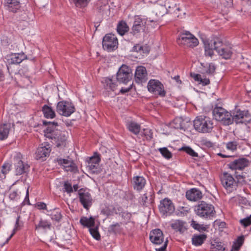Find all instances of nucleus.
I'll use <instances>...</instances> for the list:
<instances>
[{"label": "nucleus", "mask_w": 251, "mask_h": 251, "mask_svg": "<svg viewBox=\"0 0 251 251\" xmlns=\"http://www.w3.org/2000/svg\"><path fill=\"white\" fill-rule=\"evenodd\" d=\"M159 151L162 155L167 159H169L172 157V153L170 152L167 148L164 147L159 148Z\"/></svg>", "instance_id": "45"}, {"label": "nucleus", "mask_w": 251, "mask_h": 251, "mask_svg": "<svg viewBox=\"0 0 251 251\" xmlns=\"http://www.w3.org/2000/svg\"><path fill=\"white\" fill-rule=\"evenodd\" d=\"M80 203L86 210L89 209L93 203V199L91 194L84 188H81L78 192Z\"/></svg>", "instance_id": "13"}, {"label": "nucleus", "mask_w": 251, "mask_h": 251, "mask_svg": "<svg viewBox=\"0 0 251 251\" xmlns=\"http://www.w3.org/2000/svg\"><path fill=\"white\" fill-rule=\"evenodd\" d=\"M216 215V211L214 207L212 204H206L205 203V219H211L215 217Z\"/></svg>", "instance_id": "29"}, {"label": "nucleus", "mask_w": 251, "mask_h": 251, "mask_svg": "<svg viewBox=\"0 0 251 251\" xmlns=\"http://www.w3.org/2000/svg\"><path fill=\"white\" fill-rule=\"evenodd\" d=\"M202 121L203 118L202 116H198L196 119L193 121V126H201Z\"/></svg>", "instance_id": "61"}, {"label": "nucleus", "mask_w": 251, "mask_h": 251, "mask_svg": "<svg viewBox=\"0 0 251 251\" xmlns=\"http://www.w3.org/2000/svg\"><path fill=\"white\" fill-rule=\"evenodd\" d=\"M171 10L172 11V12L170 13L173 14L175 17H181L182 15L179 13L180 9L177 7L176 4H174L173 6H171Z\"/></svg>", "instance_id": "51"}, {"label": "nucleus", "mask_w": 251, "mask_h": 251, "mask_svg": "<svg viewBox=\"0 0 251 251\" xmlns=\"http://www.w3.org/2000/svg\"><path fill=\"white\" fill-rule=\"evenodd\" d=\"M191 226L196 230H198L199 231L201 230H204V226L203 225H200L197 223L196 221L194 220H192L191 221Z\"/></svg>", "instance_id": "57"}, {"label": "nucleus", "mask_w": 251, "mask_h": 251, "mask_svg": "<svg viewBox=\"0 0 251 251\" xmlns=\"http://www.w3.org/2000/svg\"><path fill=\"white\" fill-rule=\"evenodd\" d=\"M171 6H168V9L167 8L165 5L157 4L155 6L153 12L158 17H161L168 13H172L171 10Z\"/></svg>", "instance_id": "24"}, {"label": "nucleus", "mask_w": 251, "mask_h": 251, "mask_svg": "<svg viewBox=\"0 0 251 251\" xmlns=\"http://www.w3.org/2000/svg\"><path fill=\"white\" fill-rule=\"evenodd\" d=\"M100 155L96 152L91 157H88L87 159V164L92 163L95 164H99L100 161Z\"/></svg>", "instance_id": "41"}, {"label": "nucleus", "mask_w": 251, "mask_h": 251, "mask_svg": "<svg viewBox=\"0 0 251 251\" xmlns=\"http://www.w3.org/2000/svg\"><path fill=\"white\" fill-rule=\"evenodd\" d=\"M249 176L247 173L242 172L241 174L238 175L237 173L236 172V178L237 179L236 183L237 186L239 185H243L247 183L246 179L251 181V179L249 178Z\"/></svg>", "instance_id": "28"}, {"label": "nucleus", "mask_w": 251, "mask_h": 251, "mask_svg": "<svg viewBox=\"0 0 251 251\" xmlns=\"http://www.w3.org/2000/svg\"><path fill=\"white\" fill-rule=\"evenodd\" d=\"M122 223H116L110 225L108 228V232L110 233L117 234L122 232V228L121 227Z\"/></svg>", "instance_id": "37"}, {"label": "nucleus", "mask_w": 251, "mask_h": 251, "mask_svg": "<svg viewBox=\"0 0 251 251\" xmlns=\"http://www.w3.org/2000/svg\"><path fill=\"white\" fill-rule=\"evenodd\" d=\"M135 79L137 83L145 82L147 80V73L145 67L141 66L137 67L135 73Z\"/></svg>", "instance_id": "19"}, {"label": "nucleus", "mask_w": 251, "mask_h": 251, "mask_svg": "<svg viewBox=\"0 0 251 251\" xmlns=\"http://www.w3.org/2000/svg\"><path fill=\"white\" fill-rule=\"evenodd\" d=\"M132 75L131 69L127 65L123 64L117 73V80L120 83L127 84L131 79Z\"/></svg>", "instance_id": "7"}, {"label": "nucleus", "mask_w": 251, "mask_h": 251, "mask_svg": "<svg viewBox=\"0 0 251 251\" xmlns=\"http://www.w3.org/2000/svg\"><path fill=\"white\" fill-rule=\"evenodd\" d=\"M142 137H145L147 140H151L152 137V132L151 129L147 128L141 129L140 134Z\"/></svg>", "instance_id": "42"}, {"label": "nucleus", "mask_w": 251, "mask_h": 251, "mask_svg": "<svg viewBox=\"0 0 251 251\" xmlns=\"http://www.w3.org/2000/svg\"><path fill=\"white\" fill-rule=\"evenodd\" d=\"M56 126H47L44 130L45 136L50 139L57 140L56 146L64 148L67 145V137L64 133L55 129Z\"/></svg>", "instance_id": "3"}, {"label": "nucleus", "mask_w": 251, "mask_h": 251, "mask_svg": "<svg viewBox=\"0 0 251 251\" xmlns=\"http://www.w3.org/2000/svg\"><path fill=\"white\" fill-rule=\"evenodd\" d=\"M56 110L59 114L69 117L75 111V107L72 102L60 101L57 104Z\"/></svg>", "instance_id": "9"}, {"label": "nucleus", "mask_w": 251, "mask_h": 251, "mask_svg": "<svg viewBox=\"0 0 251 251\" xmlns=\"http://www.w3.org/2000/svg\"><path fill=\"white\" fill-rule=\"evenodd\" d=\"M150 239L154 244L160 245L163 243L164 236L162 231L158 228L155 229L151 231Z\"/></svg>", "instance_id": "17"}, {"label": "nucleus", "mask_w": 251, "mask_h": 251, "mask_svg": "<svg viewBox=\"0 0 251 251\" xmlns=\"http://www.w3.org/2000/svg\"><path fill=\"white\" fill-rule=\"evenodd\" d=\"M64 192H67L68 194H70L73 192V187L72 184L68 181H65L63 184V190Z\"/></svg>", "instance_id": "50"}, {"label": "nucleus", "mask_w": 251, "mask_h": 251, "mask_svg": "<svg viewBox=\"0 0 251 251\" xmlns=\"http://www.w3.org/2000/svg\"><path fill=\"white\" fill-rule=\"evenodd\" d=\"M158 209L160 213L165 216L171 215L175 210L174 203L167 198L160 201Z\"/></svg>", "instance_id": "11"}, {"label": "nucleus", "mask_w": 251, "mask_h": 251, "mask_svg": "<svg viewBox=\"0 0 251 251\" xmlns=\"http://www.w3.org/2000/svg\"><path fill=\"white\" fill-rule=\"evenodd\" d=\"M56 161L58 163V165L63 166L64 168L67 172H73L76 169L75 164L71 160L62 158H57Z\"/></svg>", "instance_id": "21"}, {"label": "nucleus", "mask_w": 251, "mask_h": 251, "mask_svg": "<svg viewBox=\"0 0 251 251\" xmlns=\"http://www.w3.org/2000/svg\"><path fill=\"white\" fill-rule=\"evenodd\" d=\"M148 89L150 92L155 95L164 97L166 94L163 85L157 80H150L148 84Z\"/></svg>", "instance_id": "12"}, {"label": "nucleus", "mask_w": 251, "mask_h": 251, "mask_svg": "<svg viewBox=\"0 0 251 251\" xmlns=\"http://www.w3.org/2000/svg\"><path fill=\"white\" fill-rule=\"evenodd\" d=\"M133 189L138 192H141L146 184V180L142 176H134L131 180Z\"/></svg>", "instance_id": "18"}, {"label": "nucleus", "mask_w": 251, "mask_h": 251, "mask_svg": "<svg viewBox=\"0 0 251 251\" xmlns=\"http://www.w3.org/2000/svg\"><path fill=\"white\" fill-rule=\"evenodd\" d=\"M154 196L153 193H150L149 195L147 193L143 194L139 199L140 203L143 206H147L148 204H152L154 202Z\"/></svg>", "instance_id": "27"}, {"label": "nucleus", "mask_w": 251, "mask_h": 251, "mask_svg": "<svg viewBox=\"0 0 251 251\" xmlns=\"http://www.w3.org/2000/svg\"><path fill=\"white\" fill-rule=\"evenodd\" d=\"M211 249L212 251H225L224 244L217 240H214L211 242Z\"/></svg>", "instance_id": "35"}, {"label": "nucleus", "mask_w": 251, "mask_h": 251, "mask_svg": "<svg viewBox=\"0 0 251 251\" xmlns=\"http://www.w3.org/2000/svg\"><path fill=\"white\" fill-rule=\"evenodd\" d=\"M201 201L200 204L195 206V211L197 215L201 217H204V203Z\"/></svg>", "instance_id": "44"}, {"label": "nucleus", "mask_w": 251, "mask_h": 251, "mask_svg": "<svg viewBox=\"0 0 251 251\" xmlns=\"http://www.w3.org/2000/svg\"><path fill=\"white\" fill-rule=\"evenodd\" d=\"M221 4L225 7H231L233 5V0H221Z\"/></svg>", "instance_id": "60"}, {"label": "nucleus", "mask_w": 251, "mask_h": 251, "mask_svg": "<svg viewBox=\"0 0 251 251\" xmlns=\"http://www.w3.org/2000/svg\"><path fill=\"white\" fill-rule=\"evenodd\" d=\"M25 59L24 54H12L7 56V60L8 65L18 64Z\"/></svg>", "instance_id": "25"}, {"label": "nucleus", "mask_w": 251, "mask_h": 251, "mask_svg": "<svg viewBox=\"0 0 251 251\" xmlns=\"http://www.w3.org/2000/svg\"><path fill=\"white\" fill-rule=\"evenodd\" d=\"M42 111L45 117L47 118H53L55 116V112L52 108L47 105H45L42 107Z\"/></svg>", "instance_id": "33"}, {"label": "nucleus", "mask_w": 251, "mask_h": 251, "mask_svg": "<svg viewBox=\"0 0 251 251\" xmlns=\"http://www.w3.org/2000/svg\"><path fill=\"white\" fill-rule=\"evenodd\" d=\"M221 181L223 186L227 193H231L237 189V184L232 176L225 172L221 176Z\"/></svg>", "instance_id": "5"}, {"label": "nucleus", "mask_w": 251, "mask_h": 251, "mask_svg": "<svg viewBox=\"0 0 251 251\" xmlns=\"http://www.w3.org/2000/svg\"><path fill=\"white\" fill-rule=\"evenodd\" d=\"M249 160L245 158H240L227 164L229 168L232 170H242L249 166Z\"/></svg>", "instance_id": "16"}, {"label": "nucleus", "mask_w": 251, "mask_h": 251, "mask_svg": "<svg viewBox=\"0 0 251 251\" xmlns=\"http://www.w3.org/2000/svg\"><path fill=\"white\" fill-rule=\"evenodd\" d=\"M240 223L244 227H246L251 225V214L245 218L241 219L240 220Z\"/></svg>", "instance_id": "53"}, {"label": "nucleus", "mask_w": 251, "mask_h": 251, "mask_svg": "<svg viewBox=\"0 0 251 251\" xmlns=\"http://www.w3.org/2000/svg\"><path fill=\"white\" fill-rule=\"evenodd\" d=\"M168 241L167 239L165 241V242H164L163 245L159 248L156 249V251H165V250L166 249V248H167V246L168 245Z\"/></svg>", "instance_id": "64"}, {"label": "nucleus", "mask_w": 251, "mask_h": 251, "mask_svg": "<svg viewBox=\"0 0 251 251\" xmlns=\"http://www.w3.org/2000/svg\"><path fill=\"white\" fill-rule=\"evenodd\" d=\"M213 116L222 124L229 126L233 124H248L251 121V117L248 111L239 109L234 111L232 114L222 107H216L212 111Z\"/></svg>", "instance_id": "1"}, {"label": "nucleus", "mask_w": 251, "mask_h": 251, "mask_svg": "<svg viewBox=\"0 0 251 251\" xmlns=\"http://www.w3.org/2000/svg\"><path fill=\"white\" fill-rule=\"evenodd\" d=\"M186 198L190 201H198L202 198V193L199 189L192 188L186 192Z\"/></svg>", "instance_id": "20"}, {"label": "nucleus", "mask_w": 251, "mask_h": 251, "mask_svg": "<svg viewBox=\"0 0 251 251\" xmlns=\"http://www.w3.org/2000/svg\"><path fill=\"white\" fill-rule=\"evenodd\" d=\"M192 242L196 246L202 245L204 242V234L194 235L192 238Z\"/></svg>", "instance_id": "40"}, {"label": "nucleus", "mask_w": 251, "mask_h": 251, "mask_svg": "<svg viewBox=\"0 0 251 251\" xmlns=\"http://www.w3.org/2000/svg\"><path fill=\"white\" fill-rule=\"evenodd\" d=\"M119 215L122 217V219L125 220L126 224L129 223L130 221L132 214L130 212L127 211L122 212Z\"/></svg>", "instance_id": "49"}, {"label": "nucleus", "mask_w": 251, "mask_h": 251, "mask_svg": "<svg viewBox=\"0 0 251 251\" xmlns=\"http://www.w3.org/2000/svg\"><path fill=\"white\" fill-rule=\"evenodd\" d=\"M128 30L129 27L125 22L122 21L118 23L117 30L120 35H124Z\"/></svg>", "instance_id": "34"}, {"label": "nucleus", "mask_w": 251, "mask_h": 251, "mask_svg": "<svg viewBox=\"0 0 251 251\" xmlns=\"http://www.w3.org/2000/svg\"><path fill=\"white\" fill-rule=\"evenodd\" d=\"M186 224V222L183 221L177 220L171 224V226L173 229L176 231H178L180 233H183L187 230V228L185 226Z\"/></svg>", "instance_id": "26"}, {"label": "nucleus", "mask_w": 251, "mask_h": 251, "mask_svg": "<svg viewBox=\"0 0 251 251\" xmlns=\"http://www.w3.org/2000/svg\"><path fill=\"white\" fill-rule=\"evenodd\" d=\"M11 164L9 163H4L1 167V172L5 175L7 174L11 169Z\"/></svg>", "instance_id": "56"}, {"label": "nucleus", "mask_w": 251, "mask_h": 251, "mask_svg": "<svg viewBox=\"0 0 251 251\" xmlns=\"http://www.w3.org/2000/svg\"><path fill=\"white\" fill-rule=\"evenodd\" d=\"M102 47L108 51H112L118 48V42L117 37L113 34H107L103 38Z\"/></svg>", "instance_id": "10"}, {"label": "nucleus", "mask_w": 251, "mask_h": 251, "mask_svg": "<svg viewBox=\"0 0 251 251\" xmlns=\"http://www.w3.org/2000/svg\"><path fill=\"white\" fill-rule=\"evenodd\" d=\"M36 207L40 210H47V205L43 202H38L36 204Z\"/></svg>", "instance_id": "62"}, {"label": "nucleus", "mask_w": 251, "mask_h": 251, "mask_svg": "<svg viewBox=\"0 0 251 251\" xmlns=\"http://www.w3.org/2000/svg\"><path fill=\"white\" fill-rule=\"evenodd\" d=\"M244 242V236H239L234 242L231 251H239Z\"/></svg>", "instance_id": "36"}, {"label": "nucleus", "mask_w": 251, "mask_h": 251, "mask_svg": "<svg viewBox=\"0 0 251 251\" xmlns=\"http://www.w3.org/2000/svg\"><path fill=\"white\" fill-rule=\"evenodd\" d=\"M101 82L103 84L104 89L107 91H113L116 87V84L109 78H104Z\"/></svg>", "instance_id": "31"}, {"label": "nucleus", "mask_w": 251, "mask_h": 251, "mask_svg": "<svg viewBox=\"0 0 251 251\" xmlns=\"http://www.w3.org/2000/svg\"><path fill=\"white\" fill-rule=\"evenodd\" d=\"M20 216H18L16 219V224H15V227L12 233L11 234V235L7 239L5 243H8V241L10 240V239L12 237V236L14 235L15 233V231L17 229L18 227L19 226V222L20 220Z\"/></svg>", "instance_id": "59"}, {"label": "nucleus", "mask_w": 251, "mask_h": 251, "mask_svg": "<svg viewBox=\"0 0 251 251\" xmlns=\"http://www.w3.org/2000/svg\"><path fill=\"white\" fill-rule=\"evenodd\" d=\"M144 47L138 44L133 47V50L136 52H140L143 51V52L145 53V51H144Z\"/></svg>", "instance_id": "63"}, {"label": "nucleus", "mask_w": 251, "mask_h": 251, "mask_svg": "<svg viewBox=\"0 0 251 251\" xmlns=\"http://www.w3.org/2000/svg\"><path fill=\"white\" fill-rule=\"evenodd\" d=\"M221 45L220 40L215 37L205 39V56L212 57L214 55V50H217Z\"/></svg>", "instance_id": "6"}, {"label": "nucleus", "mask_w": 251, "mask_h": 251, "mask_svg": "<svg viewBox=\"0 0 251 251\" xmlns=\"http://www.w3.org/2000/svg\"><path fill=\"white\" fill-rule=\"evenodd\" d=\"M133 19V24L130 33L134 36H138L141 32L145 30L147 21L154 23L156 26L158 25L157 19L151 20L150 18H143L139 15L135 16Z\"/></svg>", "instance_id": "2"}, {"label": "nucleus", "mask_w": 251, "mask_h": 251, "mask_svg": "<svg viewBox=\"0 0 251 251\" xmlns=\"http://www.w3.org/2000/svg\"><path fill=\"white\" fill-rule=\"evenodd\" d=\"M75 6L79 7H84L88 3V0H73Z\"/></svg>", "instance_id": "55"}, {"label": "nucleus", "mask_w": 251, "mask_h": 251, "mask_svg": "<svg viewBox=\"0 0 251 251\" xmlns=\"http://www.w3.org/2000/svg\"><path fill=\"white\" fill-rule=\"evenodd\" d=\"M89 231L91 235L94 238L97 240H100V235L98 231V227H92L89 228Z\"/></svg>", "instance_id": "47"}, {"label": "nucleus", "mask_w": 251, "mask_h": 251, "mask_svg": "<svg viewBox=\"0 0 251 251\" xmlns=\"http://www.w3.org/2000/svg\"><path fill=\"white\" fill-rule=\"evenodd\" d=\"M96 8L100 20L104 16H108L110 13L109 6L106 0L104 1H98L96 4Z\"/></svg>", "instance_id": "15"}, {"label": "nucleus", "mask_w": 251, "mask_h": 251, "mask_svg": "<svg viewBox=\"0 0 251 251\" xmlns=\"http://www.w3.org/2000/svg\"><path fill=\"white\" fill-rule=\"evenodd\" d=\"M13 163L17 176L26 173L29 170V166L22 161V155L20 152H17L14 156Z\"/></svg>", "instance_id": "4"}, {"label": "nucleus", "mask_w": 251, "mask_h": 251, "mask_svg": "<svg viewBox=\"0 0 251 251\" xmlns=\"http://www.w3.org/2000/svg\"><path fill=\"white\" fill-rule=\"evenodd\" d=\"M237 144L236 142H229L226 144V148L232 151L237 150Z\"/></svg>", "instance_id": "58"}, {"label": "nucleus", "mask_w": 251, "mask_h": 251, "mask_svg": "<svg viewBox=\"0 0 251 251\" xmlns=\"http://www.w3.org/2000/svg\"><path fill=\"white\" fill-rule=\"evenodd\" d=\"M47 211L49 212L48 215L50 216L52 220H54L57 222H59L61 221L62 216L59 208H54L53 210H47Z\"/></svg>", "instance_id": "32"}, {"label": "nucleus", "mask_w": 251, "mask_h": 251, "mask_svg": "<svg viewBox=\"0 0 251 251\" xmlns=\"http://www.w3.org/2000/svg\"><path fill=\"white\" fill-rule=\"evenodd\" d=\"M190 76L199 84H202V85H204V79L202 78L201 75L195 73H191Z\"/></svg>", "instance_id": "48"}, {"label": "nucleus", "mask_w": 251, "mask_h": 251, "mask_svg": "<svg viewBox=\"0 0 251 251\" xmlns=\"http://www.w3.org/2000/svg\"><path fill=\"white\" fill-rule=\"evenodd\" d=\"M9 129L7 126H0V140H3L7 138Z\"/></svg>", "instance_id": "43"}, {"label": "nucleus", "mask_w": 251, "mask_h": 251, "mask_svg": "<svg viewBox=\"0 0 251 251\" xmlns=\"http://www.w3.org/2000/svg\"><path fill=\"white\" fill-rule=\"evenodd\" d=\"M80 223L84 226L89 228L94 227L95 225V219L93 217L89 218L86 217H82L79 221Z\"/></svg>", "instance_id": "30"}, {"label": "nucleus", "mask_w": 251, "mask_h": 251, "mask_svg": "<svg viewBox=\"0 0 251 251\" xmlns=\"http://www.w3.org/2000/svg\"><path fill=\"white\" fill-rule=\"evenodd\" d=\"M51 226V224L47 220H41L38 225H35V229H50Z\"/></svg>", "instance_id": "39"}, {"label": "nucleus", "mask_w": 251, "mask_h": 251, "mask_svg": "<svg viewBox=\"0 0 251 251\" xmlns=\"http://www.w3.org/2000/svg\"><path fill=\"white\" fill-rule=\"evenodd\" d=\"M128 130L133 134L137 135L141 132V126H127Z\"/></svg>", "instance_id": "54"}, {"label": "nucleus", "mask_w": 251, "mask_h": 251, "mask_svg": "<svg viewBox=\"0 0 251 251\" xmlns=\"http://www.w3.org/2000/svg\"><path fill=\"white\" fill-rule=\"evenodd\" d=\"M215 65L213 63H210L205 67V73L210 75H212L215 73Z\"/></svg>", "instance_id": "46"}, {"label": "nucleus", "mask_w": 251, "mask_h": 251, "mask_svg": "<svg viewBox=\"0 0 251 251\" xmlns=\"http://www.w3.org/2000/svg\"><path fill=\"white\" fill-rule=\"evenodd\" d=\"M179 45H183L188 47L193 48L197 46L199 42L198 39L189 31L180 34L177 39Z\"/></svg>", "instance_id": "8"}, {"label": "nucleus", "mask_w": 251, "mask_h": 251, "mask_svg": "<svg viewBox=\"0 0 251 251\" xmlns=\"http://www.w3.org/2000/svg\"><path fill=\"white\" fill-rule=\"evenodd\" d=\"M190 123V119L188 117L182 118V117H176L172 122L171 124L178 126H185Z\"/></svg>", "instance_id": "38"}, {"label": "nucleus", "mask_w": 251, "mask_h": 251, "mask_svg": "<svg viewBox=\"0 0 251 251\" xmlns=\"http://www.w3.org/2000/svg\"><path fill=\"white\" fill-rule=\"evenodd\" d=\"M50 151L51 149L50 144L48 143H42L37 149L35 158L36 160L45 161L50 155Z\"/></svg>", "instance_id": "14"}, {"label": "nucleus", "mask_w": 251, "mask_h": 251, "mask_svg": "<svg viewBox=\"0 0 251 251\" xmlns=\"http://www.w3.org/2000/svg\"><path fill=\"white\" fill-rule=\"evenodd\" d=\"M217 51L220 56L226 59L230 58L232 54L231 48L223 45L222 42Z\"/></svg>", "instance_id": "23"}, {"label": "nucleus", "mask_w": 251, "mask_h": 251, "mask_svg": "<svg viewBox=\"0 0 251 251\" xmlns=\"http://www.w3.org/2000/svg\"><path fill=\"white\" fill-rule=\"evenodd\" d=\"M179 150L184 151L188 154L193 157L198 156L197 153L195 152L194 151L189 147H182Z\"/></svg>", "instance_id": "52"}, {"label": "nucleus", "mask_w": 251, "mask_h": 251, "mask_svg": "<svg viewBox=\"0 0 251 251\" xmlns=\"http://www.w3.org/2000/svg\"><path fill=\"white\" fill-rule=\"evenodd\" d=\"M4 5L7 10L13 13L17 12L21 7L19 0H4Z\"/></svg>", "instance_id": "22"}]
</instances>
